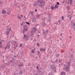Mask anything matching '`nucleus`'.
Returning a JSON list of instances; mask_svg holds the SVG:
<instances>
[{
  "instance_id": "f257e3e1",
  "label": "nucleus",
  "mask_w": 75,
  "mask_h": 75,
  "mask_svg": "<svg viewBox=\"0 0 75 75\" xmlns=\"http://www.w3.org/2000/svg\"><path fill=\"white\" fill-rule=\"evenodd\" d=\"M45 3L44 1H40L39 0L38 2V6L40 7V8H44V6H45Z\"/></svg>"
},
{
  "instance_id": "f03ea898",
  "label": "nucleus",
  "mask_w": 75,
  "mask_h": 75,
  "mask_svg": "<svg viewBox=\"0 0 75 75\" xmlns=\"http://www.w3.org/2000/svg\"><path fill=\"white\" fill-rule=\"evenodd\" d=\"M71 64V62H69L67 63V65H64V70H66V71L68 72L69 70V67H70V64Z\"/></svg>"
},
{
  "instance_id": "7ed1b4c3",
  "label": "nucleus",
  "mask_w": 75,
  "mask_h": 75,
  "mask_svg": "<svg viewBox=\"0 0 75 75\" xmlns=\"http://www.w3.org/2000/svg\"><path fill=\"white\" fill-rule=\"evenodd\" d=\"M33 29L35 31H32L31 32V34L32 35H34V34H35V33L36 32V30L38 31V29H36V28L34 27H33Z\"/></svg>"
},
{
  "instance_id": "20e7f679",
  "label": "nucleus",
  "mask_w": 75,
  "mask_h": 75,
  "mask_svg": "<svg viewBox=\"0 0 75 75\" xmlns=\"http://www.w3.org/2000/svg\"><path fill=\"white\" fill-rule=\"evenodd\" d=\"M23 27H24V28L23 29V34H24V32L25 31H27L28 30V29H27V26L26 25H24Z\"/></svg>"
},
{
  "instance_id": "39448f33",
  "label": "nucleus",
  "mask_w": 75,
  "mask_h": 75,
  "mask_svg": "<svg viewBox=\"0 0 75 75\" xmlns=\"http://www.w3.org/2000/svg\"><path fill=\"white\" fill-rule=\"evenodd\" d=\"M11 31V28H10V29L8 31H6L5 33L6 34V35H9V34L10 33V32L9 31Z\"/></svg>"
},
{
  "instance_id": "423d86ee",
  "label": "nucleus",
  "mask_w": 75,
  "mask_h": 75,
  "mask_svg": "<svg viewBox=\"0 0 75 75\" xmlns=\"http://www.w3.org/2000/svg\"><path fill=\"white\" fill-rule=\"evenodd\" d=\"M13 45L15 47H18V43L16 41H15L14 42Z\"/></svg>"
},
{
  "instance_id": "0eeeda50",
  "label": "nucleus",
  "mask_w": 75,
  "mask_h": 75,
  "mask_svg": "<svg viewBox=\"0 0 75 75\" xmlns=\"http://www.w3.org/2000/svg\"><path fill=\"white\" fill-rule=\"evenodd\" d=\"M24 37H23V39L25 40H26V41H28V37H27V36L26 35H25L24 34Z\"/></svg>"
},
{
  "instance_id": "6e6552de",
  "label": "nucleus",
  "mask_w": 75,
  "mask_h": 75,
  "mask_svg": "<svg viewBox=\"0 0 75 75\" xmlns=\"http://www.w3.org/2000/svg\"><path fill=\"white\" fill-rule=\"evenodd\" d=\"M40 51L41 52H44V51H45L46 50L45 49H43L42 48H40Z\"/></svg>"
},
{
  "instance_id": "1a4fd4ad",
  "label": "nucleus",
  "mask_w": 75,
  "mask_h": 75,
  "mask_svg": "<svg viewBox=\"0 0 75 75\" xmlns=\"http://www.w3.org/2000/svg\"><path fill=\"white\" fill-rule=\"evenodd\" d=\"M10 45H11V44L9 43H8V44L7 45L6 47L8 49H9V48H10Z\"/></svg>"
},
{
  "instance_id": "9d476101",
  "label": "nucleus",
  "mask_w": 75,
  "mask_h": 75,
  "mask_svg": "<svg viewBox=\"0 0 75 75\" xmlns=\"http://www.w3.org/2000/svg\"><path fill=\"white\" fill-rule=\"evenodd\" d=\"M10 13H11V11L9 10L7 12V13L8 14V15H10Z\"/></svg>"
},
{
  "instance_id": "9b49d317",
  "label": "nucleus",
  "mask_w": 75,
  "mask_h": 75,
  "mask_svg": "<svg viewBox=\"0 0 75 75\" xmlns=\"http://www.w3.org/2000/svg\"><path fill=\"white\" fill-rule=\"evenodd\" d=\"M2 14H6V10H3L2 12Z\"/></svg>"
},
{
  "instance_id": "f8f14e48",
  "label": "nucleus",
  "mask_w": 75,
  "mask_h": 75,
  "mask_svg": "<svg viewBox=\"0 0 75 75\" xmlns=\"http://www.w3.org/2000/svg\"><path fill=\"white\" fill-rule=\"evenodd\" d=\"M65 75V73L64 71H62L61 73V75Z\"/></svg>"
},
{
  "instance_id": "ddd939ff",
  "label": "nucleus",
  "mask_w": 75,
  "mask_h": 75,
  "mask_svg": "<svg viewBox=\"0 0 75 75\" xmlns=\"http://www.w3.org/2000/svg\"><path fill=\"white\" fill-rule=\"evenodd\" d=\"M58 8V5H56L54 7V8L55 9H57V8Z\"/></svg>"
},
{
  "instance_id": "4468645a",
  "label": "nucleus",
  "mask_w": 75,
  "mask_h": 75,
  "mask_svg": "<svg viewBox=\"0 0 75 75\" xmlns=\"http://www.w3.org/2000/svg\"><path fill=\"white\" fill-rule=\"evenodd\" d=\"M70 2V5H71L72 4V2L73 1V0H69Z\"/></svg>"
},
{
  "instance_id": "2eb2a0df",
  "label": "nucleus",
  "mask_w": 75,
  "mask_h": 75,
  "mask_svg": "<svg viewBox=\"0 0 75 75\" xmlns=\"http://www.w3.org/2000/svg\"><path fill=\"white\" fill-rule=\"evenodd\" d=\"M54 8H55V7H54L53 6H51V8H50V9L51 10H54Z\"/></svg>"
},
{
  "instance_id": "dca6fc26",
  "label": "nucleus",
  "mask_w": 75,
  "mask_h": 75,
  "mask_svg": "<svg viewBox=\"0 0 75 75\" xmlns=\"http://www.w3.org/2000/svg\"><path fill=\"white\" fill-rule=\"evenodd\" d=\"M36 16L37 17V18H40V15L39 14H38Z\"/></svg>"
},
{
  "instance_id": "f3484780",
  "label": "nucleus",
  "mask_w": 75,
  "mask_h": 75,
  "mask_svg": "<svg viewBox=\"0 0 75 75\" xmlns=\"http://www.w3.org/2000/svg\"><path fill=\"white\" fill-rule=\"evenodd\" d=\"M19 47H23V45L22 44V43H20V45L19 46Z\"/></svg>"
},
{
  "instance_id": "a211bd4d",
  "label": "nucleus",
  "mask_w": 75,
  "mask_h": 75,
  "mask_svg": "<svg viewBox=\"0 0 75 75\" xmlns=\"http://www.w3.org/2000/svg\"><path fill=\"white\" fill-rule=\"evenodd\" d=\"M71 25L72 26V27H74V26H75V23H72V24H71Z\"/></svg>"
},
{
  "instance_id": "6ab92c4d",
  "label": "nucleus",
  "mask_w": 75,
  "mask_h": 75,
  "mask_svg": "<svg viewBox=\"0 0 75 75\" xmlns=\"http://www.w3.org/2000/svg\"><path fill=\"white\" fill-rule=\"evenodd\" d=\"M56 57H58L59 56V54H57L56 55Z\"/></svg>"
},
{
  "instance_id": "aec40b11",
  "label": "nucleus",
  "mask_w": 75,
  "mask_h": 75,
  "mask_svg": "<svg viewBox=\"0 0 75 75\" xmlns=\"http://www.w3.org/2000/svg\"><path fill=\"white\" fill-rule=\"evenodd\" d=\"M32 53H33V54L34 53V50H32L31 51Z\"/></svg>"
},
{
  "instance_id": "412c9836",
  "label": "nucleus",
  "mask_w": 75,
  "mask_h": 75,
  "mask_svg": "<svg viewBox=\"0 0 75 75\" xmlns=\"http://www.w3.org/2000/svg\"><path fill=\"white\" fill-rule=\"evenodd\" d=\"M47 21L48 22H51V19H50V18H49L48 20Z\"/></svg>"
},
{
  "instance_id": "4be33fe9",
  "label": "nucleus",
  "mask_w": 75,
  "mask_h": 75,
  "mask_svg": "<svg viewBox=\"0 0 75 75\" xmlns=\"http://www.w3.org/2000/svg\"><path fill=\"white\" fill-rule=\"evenodd\" d=\"M57 5H58V6L59 5V3L58 2H57Z\"/></svg>"
},
{
  "instance_id": "5701e85b",
  "label": "nucleus",
  "mask_w": 75,
  "mask_h": 75,
  "mask_svg": "<svg viewBox=\"0 0 75 75\" xmlns=\"http://www.w3.org/2000/svg\"><path fill=\"white\" fill-rule=\"evenodd\" d=\"M62 20H64V16H63L62 17Z\"/></svg>"
},
{
  "instance_id": "b1692460",
  "label": "nucleus",
  "mask_w": 75,
  "mask_h": 75,
  "mask_svg": "<svg viewBox=\"0 0 75 75\" xmlns=\"http://www.w3.org/2000/svg\"><path fill=\"white\" fill-rule=\"evenodd\" d=\"M25 23H26V24H27L28 25H30V23L29 22H25Z\"/></svg>"
},
{
  "instance_id": "393cba45",
  "label": "nucleus",
  "mask_w": 75,
  "mask_h": 75,
  "mask_svg": "<svg viewBox=\"0 0 75 75\" xmlns=\"http://www.w3.org/2000/svg\"><path fill=\"white\" fill-rule=\"evenodd\" d=\"M18 19H21V17H20V16H18Z\"/></svg>"
},
{
  "instance_id": "a878e982",
  "label": "nucleus",
  "mask_w": 75,
  "mask_h": 75,
  "mask_svg": "<svg viewBox=\"0 0 75 75\" xmlns=\"http://www.w3.org/2000/svg\"><path fill=\"white\" fill-rule=\"evenodd\" d=\"M37 46H38V47H40V45L38 43H37Z\"/></svg>"
},
{
  "instance_id": "bb28decb",
  "label": "nucleus",
  "mask_w": 75,
  "mask_h": 75,
  "mask_svg": "<svg viewBox=\"0 0 75 75\" xmlns=\"http://www.w3.org/2000/svg\"><path fill=\"white\" fill-rule=\"evenodd\" d=\"M38 55L39 56L40 55V52L39 51H38Z\"/></svg>"
},
{
  "instance_id": "cd10ccee",
  "label": "nucleus",
  "mask_w": 75,
  "mask_h": 75,
  "mask_svg": "<svg viewBox=\"0 0 75 75\" xmlns=\"http://www.w3.org/2000/svg\"><path fill=\"white\" fill-rule=\"evenodd\" d=\"M69 7H70L69 6H67V8L68 10H69Z\"/></svg>"
},
{
  "instance_id": "c85d7f7f",
  "label": "nucleus",
  "mask_w": 75,
  "mask_h": 75,
  "mask_svg": "<svg viewBox=\"0 0 75 75\" xmlns=\"http://www.w3.org/2000/svg\"><path fill=\"white\" fill-rule=\"evenodd\" d=\"M30 13H31V14H32V15L33 14V12L30 11Z\"/></svg>"
},
{
  "instance_id": "c756f323",
  "label": "nucleus",
  "mask_w": 75,
  "mask_h": 75,
  "mask_svg": "<svg viewBox=\"0 0 75 75\" xmlns=\"http://www.w3.org/2000/svg\"><path fill=\"white\" fill-rule=\"evenodd\" d=\"M8 30H9V28H8L6 29V31H8Z\"/></svg>"
},
{
  "instance_id": "7c9ffc66",
  "label": "nucleus",
  "mask_w": 75,
  "mask_h": 75,
  "mask_svg": "<svg viewBox=\"0 0 75 75\" xmlns=\"http://www.w3.org/2000/svg\"><path fill=\"white\" fill-rule=\"evenodd\" d=\"M45 34H46V33L44 32H43V35H45Z\"/></svg>"
},
{
  "instance_id": "2f4dec72",
  "label": "nucleus",
  "mask_w": 75,
  "mask_h": 75,
  "mask_svg": "<svg viewBox=\"0 0 75 75\" xmlns=\"http://www.w3.org/2000/svg\"><path fill=\"white\" fill-rule=\"evenodd\" d=\"M20 74H23V73L22 72V71H21L20 72Z\"/></svg>"
},
{
  "instance_id": "473e14b6",
  "label": "nucleus",
  "mask_w": 75,
  "mask_h": 75,
  "mask_svg": "<svg viewBox=\"0 0 75 75\" xmlns=\"http://www.w3.org/2000/svg\"><path fill=\"white\" fill-rule=\"evenodd\" d=\"M2 44V42H1L0 41V45H1Z\"/></svg>"
},
{
  "instance_id": "72a5a7b5",
  "label": "nucleus",
  "mask_w": 75,
  "mask_h": 75,
  "mask_svg": "<svg viewBox=\"0 0 75 75\" xmlns=\"http://www.w3.org/2000/svg\"><path fill=\"white\" fill-rule=\"evenodd\" d=\"M69 1H68L67 3V4H69Z\"/></svg>"
},
{
  "instance_id": "f704fd0d",
  "label": "nucleus",
  "mask_w": 75,
  "mask_h": 75,
  "mask_svg": "<svg viewBox=\"0 0 75 75\" xmlns=\"http://www.w3.org/2000/svg\"><path fill=\"white\" fill-rule=\"evenodd\" d=\"M48 30H46V33H48Z\"/></svg>"
},
{
  "instance_id": "c9c22d12",
  "label": "nucleus",
  "mask_w": 75,
  "mask_h": 75,
  "mask_svg": "<svg viewBox=\"0 0 75 75\" xmlns=\"http://www.w3.org/2000/svg\"><path fill=\"white\" fill-rule=\"evenodd\" d=\"M16 48H17V47H16L15 46L14 47V49H16Z\"/></svg>"
},
{
  "instance_id": "e433bc0d",
  "label": "nucleus",
  "mask_w": 75,
  "mask_h": 75,
  "mask_svg": "<svg viewBox=\"0 0 75 75\" xmlns=\"http://www.w3.org/2000/svg\"><path fill=\"white\" fill-rule=\"evenodd\" d=\"M59 62H60V63H61V61L60 60H59Z\"/></svg>"
},
{
  "instance_id": "4c0bfd02",
  "label": "nucleus",
  "mask_w": 75,
  "mask_h": 75,
  "mask_svg": "<svg viewBox=\"0 0 75 75\" xmlns=\"http://www.w3.org/2000/svg\"><path fill=\"white\" fill-rule=\"evenodd\" d=\"M13 60H10V62H13Z\"/></svg>"
},
{
  "instance_id": "58836bf2",
  "label": "nucleus",
  "mask_w": 75,
  "mask_h": 75,
  "mask_svg": "<svg viewBox=\"0 0 75 75\" xmlns=\"http://www.w3.org/2000/svg\"><path fill=\"white\" fill-rule=\"evenodd\" d=\"M36 68H37V69H38V66H37Z\"/></svg>"
},
{
  "instance_id": "ea45409f",
  "label": "nucleus",
  "mask_w": 75,
  "mask_h": 75,
  "mask_svg": "<svg viewBox=\"0 0 75 75\" xmlns=\"http://www.w3.org/2000/svg\"><path fill=\"white\" fill-rule=\"evenodd\" d=\"M35 11L36 12L37 11V9H35Z\"/></svg>"
},
{
  "instance_id": "a19ab883",
  "label": "nucleus",
  "mask_w": 75,
  "mask_h": 75,
  "mask_svg": "<svg viewBox=\"0 0 75 75\" xmlns=\"http://www.w3.org/2000/svg\"><path fill=\"white\" fill-rule=\"evenodd\" d=\"M69 38H72V37H71V36H70Z\"/></svg>"
},
{
  "instance_id": "79ce46f5",
  "label": "nucleus",
  "mask_w": 75,
  "mask_h": 75,
  "mask_svg": "<svg viewBox=\"0 0 75 75\" xmlns=\"http://www.w3.org/2000/svg\"><path fill=\"white\" fill-rule=\"evenodd\" d=\"M62 33H61V34H60V36H62Z\"/></svg>"
},
{
  "instance_id": "37998d69",
  "label": "nucleus",
  "mask_w": 75,
  "mask_h": 75,
  "mask_svg": "<svg viewBox=\"0 0 75 75\" xmlns=\"http://www.w3.org/2000/svg\"><path fill=\"white\" fill-rule=\"evenodd\" d=\"M1 47H2V45L0 46V48H1Z\"/></svg>"
},
{
  "instance_id": "c03bdc74",
  "label": "nucleus",
  "mask_w": 75,
  "mask_h": 75,
  "mask_svg": "<svg viewBox=\"0 0 75 75\" xmlns=\"http://www.w3.org/2000/svg\"><path fill=\"white\" fill-rule=\"evenodd\" d=\"M58 61V59H57L56 60V61H57H57Z\"/></svg>"
},
{
  "instance_id": "a18cd8bd",
  "label": "nucleus",
  "mask_w": 75,
  "mask_h": 75,
  "mask_svg": "<svg viewBox=\"0 0 75 75\" xmlns=\"http://www.w3.org/2000/svg\"><path fill=\"white\" fill-rule=\"evenodd\" d=\"M23 23H22V24H21V25H23Z\"/></svg>"
},
{
  "instance_id": "49530a36",
  "label": "nucleus",
  "mask_w": 75,
  "mask_h": 75,
  "mask_svg": "<svg viewBox=\"0 0 75 75\" xmlns=\"http://www.w3.org/2000/svg\"><path fill=\"white\" fill-rule=\"evenodd\" d=\"M54 72H56V70H55L54 71Z\"/></svg>"
},
{
  "instance_id": "de8ad7c7",
  "label": "nucleus",
  "mask_w": 75,
  "mask_h": 75,
  "mask_svg": "<svg viewBox=\"0 0 75 75\" xmlns=\"http://www.w3.org/2000/svg\"><path fill=\"white\" fill-rule=\"evenodd\" d=\"M45 31L44 29H43V30H42V31Z\"/></svg>"
},
{
  "instance_id": "09e8293b",
  "label": "nucleus",
  "mask_w": 75,
  "mask_h": 75,
  "mask_svg": "<svg viewBox=\"0 0 75 75\" xmlns=\"http://www.w3.org/2000/svg\"><path fill=\"white\" fill-rule=\"evenodd\" d=\"M7 48V47H5V49H6Z\"/></svg>"
},
{
  "instance_id": "8fccbe9b",
  "label": "nucleus",
  "mask_w": 75,
  "mask_h": 75,
  "mask_svg": "<svg viewBox=\"0 0 75 75\" xmlns=\"http://www.w3.org/2000/svg\"><path fill=\"white\" fill-rule=\"evenodd\" d=\"M21 17H23V16L22 15H21Z\"/></svg>"
},
{
  "instance_id": "3c124183",
  "label": "nucleus",
  "mask_w": 75,
  "mask_h": 75,
  "mask_svg": "<svg viewBox=\"0 0 75 75\" xmlns=\"http://www.w3.org/2000/svg\"><path fill=\"white\" fill-rule=\"evenodd\" d=\"M58 22H59V23H60V21H58Z\"/></svg>"
},
{
  "instance_id": "603ef678",
  "label": "nucleus",
  "mask_w": 75,
  "mask_h": 75,
  "mask_svg": "<svg viewBox=\"0 0 75 75\" xmlns=\"http://www.w3.org/2000/svg\"><path fill=\"white\" fill-rule=\"evenodd\" d=\"M60 40H62V39L61 38H60Z\"/></svg>"
},
{
  "instance_id": "864d4df0",
  "label": "nucleus",
  "mask_w": 75,
  "mask_h": 75,
  "mask_svg": "<svg viewBox=\"0 0 75 75\" xmlns=\"http://www.w3.org/2000/svg\"><path fill=\"white\" fill-rule=\"evenodd\" d=\"M53 68H54V69H55V67H53Z\"/></svg>"
},
{
  "instance_id": "5fc2aeb1",
  "label": "nucleus",
  "mask_w": 75,
  "mask_h": 75,
  "mask_svg": "<svg viewBox=\"0 0 75 75\" xmlns=\"http://www.w3.org/2000/svg\"><path fill=\"white\" fill-rule=\"evenodd\" d=\"M38 37H39V36H40V35H38Z\"/></svg>"
},
{
  "instance_id": "6e6d98bb",
  "label": "nucleus",
  "mask_w": 75,
  "mask_h": 75,
  "mask_svg": "<svg viewBox=\"0 0 75 75\" xmlns=\"http://www.w3.org/2000/svg\"><path fill=\"white\" fill-rule=\"evenodd\" d=\"M24 18H25V16H24Z\"/></svg>"
},
{
  "instance_id": "4d7b16f0",
  "label": "nucleus",
  "mask_w": 75,
  "mask_h": 75,
  "mask_svg": "<svg viewBox=\"0 0 75 75\" xmlns=\"http://www.w3.org/2000/svg\"><path fill=\"white\" fill-rule=\"evenodd\" d=\"M18 7H20V6H18Z\"/></svg>"
},
{
  "instance_id": "13d9d810",
  "label": "nucleus",
  "mask_w": 75,
  "mask_h": 75,
  "mask_svg": "<svg viewBox=\"0 0 75 75\" xmlns=\"http://www.w3.org/2000/svg\"><path fill=\"white\" fill-rule=\"evenodd\" d=\"M26 20V18L25 19V20Z\"/></svg>"
},
{
  "instance_id": "bf43d9fd",
  "label": "nucleus",
  "mask_w": 75,
  "mask_h": 75,
  "mask_svg": "<svg viewBox=\"0 0 75 75\" xmlns=\"http://www.w3.org/2000/svg\"><path fill=\"white\" fill-rule=\"evenodd\" d=\"M57 62L56 61H55V62H56V63Z\"/></svg>"
},
{
  "instance_id": "052dcab7",
  "label": "nucleus",
  "mask_w": 75,
  "mask_h": 75,
  "mask_svg": "<svg viewBox=\"0 0 75 75\" xmlns=\"http://www.w3.org/2000/svg\"><path fill=\"white\" fill-rule=\"evenodd\" d=\"M69 19H71V18H70Z\"/></svg>"
},
{
  "instance_id": "680f3d73",
  "label": "nucleus",
  "mask_w": 75,
  "mask_h": 75,
  "mask_svg": "<svg viewBox=\"0 0 75 75\" xmlns=\"http://www.w3.org/2000/svg\"><path fill=\"white\" fill-rule=\"evenodd\" d=\"M29 14H30V13H29Z\"/></svg>"
},
{
  "instance_id": "e2e57ef3",
  "label": "nucleus",
  "mask_w": 75,
  "mask_h": 75,
  "mask_svg": "<svg viewBox=\"0 0 75 75\" xmlns=\"http://www.w3.org/2000/svg\"><path fill=\"white\" fill-rule=\"evenodd\" d=\"M36 26V25H35V26Z\"/></svg>"
},
{
  "instance_id": "0e129e2a",
  "label": "nucleus",
  "mask_w": 75,
  "mask_h": 75,
  "mask_svg": "<svg viewBox=\"0 0 75 75\" xmlns=\"http://www.w3.org/2000/svg\"><path fill=\"white\" fill-rule=\"evenodd\" d=\"M59 65H60V64H59Z\"/></svg>"
},
{
  "instance_id": "69168bd1",
  "label": "nucleus",
  "mask_w": 75,
  "mask_h": 75,
  "mask_svg": "<svg viewBox=\"0 0 75 75\" xmlns=\"http://www.w3.org/2000/svg\"><path fill=\"white\" fill-rule=\"evenodd\" d=\"M39 57H40V56H39Z\"/></svg>"
},
{
  "instance_id": "338daca9",
  "label": "nucleus",
  "mask_w": 75,
  "mask_h": 75,
  "mask_svg": "<svg viewBox=\"0 0 75 75\" xmlns=\"http://www.w3.org/2000/svg\"><path fill=\"white\" fill-rule=\"evenodd\" d=\"M32 22H33V21H32Z\"/></svg>"
},
{
  "instance_id": "774afa93",
  "label": "nucleus",
  "mask_w": 75,
  "mask_h": 75,
  "mask_svg": "<svg viewBox=\"0 0 75 75\" xmlns=\"http://www.w3.org/2000/svg\"><path fill=\"white\" fill-rule=\"evenodd\" d=\"M20 66V65H19Z\"/></svg>"
}]
</instances>
